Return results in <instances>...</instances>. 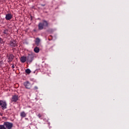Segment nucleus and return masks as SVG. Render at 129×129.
Instances as JSON below:
<instances>
[{
    "instance_id": "1",
    "label": "nucleus",
    "mask_w": 129,
    "mask_h": 129,
    "mask_svg": "<svg viewBox=\"0 0 129 129\" xmlns=\"http://www.w3.org/2000/svg\"><path fill=\"white\" fill-rule=\"evenodd\" d=\"M48 22L46 20H43L42 22H40L38 24V30H43L44 27H48Z\"/></svg>"
},
{
    "instance_id": "2",
    "label": "nucleus",
    "mask_w": 129,
    "mask_h": 129,
    "mask_svg": "<svg viewBox=\"0 0 129 129\" xmlns=\"http://www.w3.org/2000/svg\"><path fill=\"white\" fill-rule=\"evenodd\" d=\"M4 125L6 126V128L12 129L13 128V124L10 122H5Z\"/></svg>"
},
{
    "instance_id": "3",
    "label": "nucleus",
    "mask_w": 129,
    "mask_h": 129,
    "mask_svg": "<svg viewBox=\"0 0 129 129\" xmlns=\"http://www.w3.org/2000/svg\"><path fill=\"white\" fill-rule=\"evenodd\" d=\"M27 62L29 63H32L34 60V55L33 54H28V56L26 57Z\"/></svg>"
},
{
    "instance_id": "4",
    "label": "nucleus",
    "mask_w": 129,
    "mask_h": 129,
    "mask_svg": "<svg viewBox=\"0 0 129 129\" xmlns=\"http://www.w3.org/2000/svg\"><path fill=\"white\" fill-rule=\"evenodd\" d=\"M23 85H24L25 88L27 89H30L31 87H32V85L31 84V83L29 81L25 82L23 83Z\"/></svg>"
},
{
    "instance_id": "5",
    "label": "nucleus",
    "mask_w": 129,
    "mask_h": 129,
    "mask_svg": "<svg viewBox=\"0 0 129 129\" xmlns=\"http://www.w3.org/2000/svg\"><path fill=\"white\" fill-rule=\"evenodd\" d=\"M0 105L3 110L7 108V102L5 101L0 100Z\"/></svg>"
},
{
    "instance_id": "6",
    "label": "nucleus",
    "mask_w": 129,
    "mask_h": 129,
    "mask_svg": "<svg viewBox=\"0 0 129 129\" xmlns=\"http://www.w3.org/2000/svg\"><path fill=\"white\" fill-rule=\"evenodd\" d=\"M5 19L7 21H10V20H12V19H13V15L10 13L7 14L6 15Z\"/></svg>"
},
{
    "instance_id": "7",
    "label": "nucleus",
    "mask_w": 129,
    "mask_h": 129,
    "mask_svg": "<svg viewBox=\"0 0 129 129\" xmlns=\"http://www.w3.org/2000/svg\"><path fill=\"white\" fill-rule=\"evenodd\" d=\"M18 99H19L18 95H15L12 96L11 101L12 102H17V101H18Z\"/></svg>"
},
{
    "instance_id": "8",
    "label": "nucleus",
    "mask_w": 129,
    "mask_h": 129,
    "mask_svg": "<svg viewBox=\"0 0 129 129\" xmlns=\"http://www.w3.org/2000/svg\"><path fill=\"white\" fill-rule=\"evenodd\" d=\"M10 46L13 48L16 47L17 46V42L15 40L11 41L10 42Z\"/></svg>"
},
{
    "instance_id": "9",
    "label": "nucleus",
    "mask_w": 129,
    "mask_h": 129,
    "mask_svg": "<svg viewBox=\"0 0 129 129\" xmlns=\"http://www.w3.org/2000/svg\"><path fill=\"white\" fill-rule=\"evenodd\" d=\"M14 55L13 54H10V55L8 57V62L11 63L14 60Z\"/></svg>"
},
{
    "instance_id": "10",
    "label": "nucleus",
    "mask_w": 129,
    "mask_h": 129,
    "mask_svg": "<svg viewBox=\"0 0 129 129\" xmlns=\"http://www.w3.org/2000/svg\"><path fill=\"white\" fill-rule=\"evenodd\" d=\"M27 61V56H22L20 58V61L22 63H25Z\"/></svg>"
},
{
    "instance_id": "11",
    "label": "nucleus",
    "mask_w": 129,
    "mask_h": 129,
    "mask_svg": "<svg viewBox=\"0 0 129 129\" xmlns=\"http://www.w3.org/2000/svg\"><path fill=\"white\" fill-rule=\"evenodd\" d=\"M20 116L22 118L26 117V116H27V114H26L25 112L23 111L20 113Z\"/></svg>"
},
{
    "instance_id": "12",
    "label": "nucleus",
    "mask_w": 129,
    "mask_h": 129,
    "mask_svg": "<svg viewBox=\"0 0 129 129\" xmlns=\"http://www.w3.org/2000/svg\"><path fill=\"white\" fill-rule=\"evenodd\" d=\"M34 51L35 53H39V52H40V48L38 47H36L34 48Z\"/></svg>"
},
{
    "instance_id": "13",
    "label": "nucleus",
    "mask_w": 129,
    "mask_h": 129,
    "mask_svg": "<svg viewBox=\"0 0 129 129\" xmlns=\"http://www.w3.org/2000/svg\"><path fill=\"white\" fill-rule=\"evenodd\" d=\"M25 72L27 74H30L32 71H31V70L30 69H27L25 70Z\"/></svg>"
},
{
    "instance_id": "14",
    "label": "nucleus",
    "mask_w": 129,
    "mask_h": 129,
    "mask_svg": "<svg viewBox=\"0 0 129 129\" xmlns=\"http://www.w3.org/2000/svg\"><path fill=\"white\" fill-rule=\"evenodd\" d=\"M35 43L36 44V45H39V44L40 43V38H37L36 39Z\"/></svg>"
},
{
    "instance_id": "15",
    "label": "nucleus",
    "mask_w": 129,
    "mask_h": 129,
    "mask_svg": "<svg viewBox=\"0 0 129 129\" xmlns=\"http://www.w3.org/2000/svg\"><path fill=\"white\" fill-rule=\"evenodd\" d=\"M8 32L9 31L8 30V29H5L3 31V34H4V35H8Z\"/></svg>"
},
{
    "instance_id": "16",
    "label": "nucleus",
    "mask_w": 129,
    "mask_h": 129,
    "mask_svg": "<svg viewBox=\"0 0 129 129\" xmlns=\"http://www.w3.org/2000/svg\"><path fill=\"white\" fill-rule=\"evenodd\" d=\"M0 129H7L6 127H5V125H0Z\"/></svg>"
},
{
    "instance_id": "17",
    "label": "nucleus",
    "mask_w": 129,
    "mask_h": 129,
    "mask_svg": "<svg viewBox=\"0 0 129 129\" xmlns=\"http://www.w3.org/2000/svg\"><path fill=\"white\" fill-rule=\"evenodd\" d=\"M37 116L39 117V118H41V117H42V115H41V114H38Z\"/></svg>"
},
{
    "instance_id": "18",
    "label": "nucleus",
    "mask_w": 129,
    "mask_h": 129,
    "mask_svg": "<svg viewBox=\"0 0 129 129\" xmlns=\"http://www.w3.org/2000/svg\"><path fill=\"white\" fill-rule=\"evenodd\" d=\"M34 89H35V90H37L38 89V87H37L36 86H35L34 87Z\"/></svg>"
},
{
    "instance_id": "19",
    "label": "nucleus",
    "mask_w": 129,
    "mask_h": 129,
    "mask_svg": "<svg viewBox=\"0 0 129 129\" xmlns=\"http://www.w3.org/2000/svg\"><path fill=\"white\" fill-rule=\"evenodd\" d=\"M2 41H3V39H2V38L0 37V44L2 43Z\"/></svg>"
},
{
    "instance_id": "20",
    "label": "nucleus",
    "mask_w": 129,
    "mask_h": 129,
    "mask_svg": "<svg viewBox=\"0 0 129 129\" xmlns=\"http://www.w3.org/2000/svg\"><path fill=\"white\" fill-rule=\"evenodd\" d=\"M14 68H15V66L14 64H13L12 66V69H14Z\"/></svg>"
},
{
    "instance_id": "21",
    "label": "nucleus",
    "mask_w": 129,
    "mask_h": 129,
    "mask_svg": "<svg viewBox=\"0 0 129 129\" xmlns=\"http://www.w3.org/2000/svg\"><path fill=\"white\" fill-rule=\"evenodd\" d=\"M0 115H1V116H3V113L0 112Z\"/></svg>"
},
{
    "instance_id": "22",
    "label": "nucleus",
    "mask_w": 129,
    "mask_h": 129,
    "mask_svg": "<svg viewBox=\"0 0 129 129\" xmlns=\"http://www.w3.org/2000/svg\"><path fill=\"white\" fill-rule=\"evenodd\" d=\"M42 7H45V5H42Z\"/></svg>"
}]
</instances>
